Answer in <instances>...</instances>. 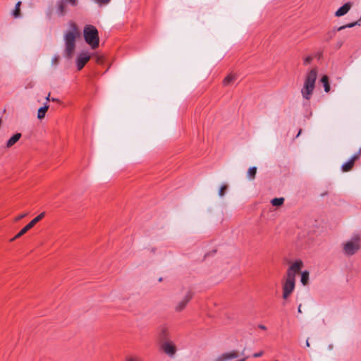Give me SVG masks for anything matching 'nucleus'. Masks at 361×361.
Here are the masks:
<instances>
[{
	"label": "nucleus",
	"mask_w": 361,
	"mask_h": 361,
	"mask_svg": "<svg viewBox=\"0 0 361 361\" xmlns=\"http://www.w3.org/2000/svg\"><path fill=\"white\" fill-rule=\"evenodd\" d=\"M80 35L75 23H69V30L64 34L65 52L68 57H71L75 49V39Z\"/></svg>",
	"instance_id": "obj_1"
},
{
	"label": "nucleus",
	"mask_w": 361,
	"mask_h": 361,
	"mask_svg": "<svg viewBox=\"0 0 361 361\" xmlns=\"http://www.w3.org/2000/svg\"><path fill=\"white\" fill-rule=\"evenodd\" d=\"M317 78V71L313 68L307 72L305 75L303 86L301 89L302 97L310 100L315 87V82Z\"/></svg>",
	"instance_id": "obj_2"
},
{
	"label": "nucleus",
	"mask_w": 361,
	"mask_h": 361,
	"mask_svg": "<svg viewBox=\"0 0 361 361\" xmlns=\"http://www.w3.org/2000/svg\"><path fill=\"white\" fill-rule=\"evenodd\" d=\"M361 247V238L357 233L353 234L351 238L343 243V253L347 256L355 255Z\"/></svg>",
	"instance_id": "obj_3"
},
{
	"label": "nucleus",
	"mask_w": 361,
	"mask_h": 361,
	"mask_svg": "<svg viewBox=\"0 0 361 361\" xmlns=\"http://www.w3.org/2000/svg\"><path fill=\"white\" fill-rule=\"evenodd\" d=\"M83 35L85 41L92 47V49H96L98 47L99 42V33L94 26L92 25L85 26Z\"/></svg>",
	"instance_id": "obj_4"
},
{
	"label": "nucleus",
	"mask_w": 361,
	"mask_h": 361,
	"mask_svg": "<svg viewBox=\"0 0 361 361\" xmlns=\"http://www.w3.org/2000/svg\"><path fill=\"white\" fill-rule=\"evenodd\" d=\"M193 297V293L190 290H185L182 298L178 300L174 306V310L180 312L186 307L188 302Z\"/></svg>",
	"instance_id": "obj_5"
},
{
	"label": "nucleus",
	"mask_w": 361,
	"mask_h": 361,
	"mask_svg": "<svg viewBox=\"0 0 361 361\" xmlns=\"http://www.w3.org/2000/svg\"><path fill=\"white\" fill-rule=\"evenodd\" d=\"M78 0H59L56 4V13L59 16H63L67 13L66 5L77 6Z\"/></svg>",
	"instance_id": "obj_6"
},
{
	"label": "nucleus",
	"mask_w": 361,
	"mask_h": 361,
	"mask_svg": "<svg viewBox=\"0 0 361 361\" xmlns=\"http://www.w3.org/2000/svg\"><path fill=\"white\" fill-rule=\"evenodd\" d=\"M303 263L301 260H297L293 263L287 271L286 279L290 281H295L296 274L301 270Z\"/></svg>",
	"instance_id": "obj_7"
},
{
	"label": "nucleus",
	"mask_w": 361,
	"mask_h": 361,
	"mask_svg": "<svg viewBox=\"0 0 361 361\" xmlns=\"http://www.w3.org/2000/svg\"><path fill=\"white\" fill-rule=\"evenodd\" d=\"M45 216V212H42L37 216L34 218L28 224H27L21 231L18 233L11 241H13L24 235L27 231L31 229L37 222H39Z\"/></svg>",
	"instance_id": "obj_8"
},
{
	"label": "nucleus",
	"mask_w": 361,
	"mask_h": 361,
	"mask_svg": "<svg viewBox=\"0 0 361 361\" xmlns=\"http://www.w3.org/2000/svg\"><path fill=\"white\" fill-rule=\"evenodd\" d=\"M358 23L357 22H355V23H349V24H347V25H343V26H341V27H335L332 30H330L329 31L326 35H325V41L326 42H329L330 41L332 38L334 37V36L336 35V31H341L342 30H344L347 27H354L355 25H357Z\"/></svg>",
	"instance_id": "obj_9"
},
{
	"label": "nucleus",
	"mask_w": 361,
	"mask_h": 361,
	"mask_svg": "<svg viewBox=\"0 0 361 361\" xmlns=\"http://www.w3.org/2000/svg\"><path fill=\"white\" fill-rule=\"evenodd\" d=\"M295 288V281L290 280H285L283 284V298L287 299Z\"/></svg>",
	"instance_id": "obj_10"
},
{
	"label": "nucleus",
	"mask_w": 361,
	"mask_h": 361,
	"mask_svg": "<svg viewBox=\"0 0 361 361\" xmlns=\"http://www.w3.org/2000/svg\"><path fill=\"white\" fill-rule=\"evenodd\" d=\"M90 59V55L89 53L83 52L80 54L76 60L78 69L81 70Z\"/></svg>",
	"instance_id": "obj_11"
},
{
	"label": "nucleus",
	"mask_w": 361,
	"mask_h": 361,
	"mask_svg": "<svg viewBox=\"0 0 361 361\" xmlns=\"http://www.w3.org/2000/svg\"><path fill=\"white\" fill-rule=\"evenodd\" d=\"M361 154V151H359L357 154H355L353 155L350 160H348L347 162L344 163L342 166L341 169L343 172H348L350 171L354 166L355 161L359 158V157Z\"/></svg>",
	"instance_id": "obj_12"
},
{
	"label": "nucleus",
	"mask_w": 361,
	"mask_h": 361,
	"mask_svg": "<svg viewBox=\"0 0 361 361\" xmlns=\"http://www.w3.org/2000/svg\"><path fill=\"white\" fill-rule=\"evenodd\" d=\"M238 353L235 350L226 352L218 356L214 361H228L238 357Z\"/></svg>",
	"instance_id": "obj_13"
},
{
	"label": "nucleus",
	"mask_w": 361,
	"mask_h": 361,
	"mask_svg": "<svg viewBox=\"0 0 361 361\" xmlns=\"http://www.w3.org/2000/svg\"><path fill=\"white\" fill-rule=\"evenodd\" d=\"M162 349L169 356H173L176 353V347L171 342L164 343Z\"/></svg>",
	"instance_id": "obj_14"
},
{
	"label": "nucleus",
	"mask_w": 361,
	"mask_h": 361,
	"mask_svg": "<svg viewBox=\"0 0 361 361\" xmlns=\"http://www.w3.org/2000/svg\"><path fill=\"white\" fill-rule=\"evenodd\" d=\"M350 8H351V4L349 2L345 3L343 6H342L337 10L335 15L336 16H344L345 14H346L348 12V11L350 9Z\"/></svg>",
	"instance_id": "obj_15"
},
{
	"label": "nucleus",
	"mask_w": 361,
	"mask_h": 361,
	"mask_svg": "<svg viewBox=\"0 0 361 361\" xmlns=\"http://www.w3.org/2000/svg\"><path fill=\"white\" fill-rule=\"evenodd\" d=\"M22 135L20 133L13 135L6 142V147L11 148L14 145L21 137Z\"/></svg>",
	"instance_id": "obj_16"
},
{
	"label": "nucleus",
	"mask_w": 361,
	"mask_h": 361,
	"mask_svg": "<svg viewBox=\"0 0 361 361\" xmlns=\"http://www.w3.org/2000/svg\"><path fill=\"white\" fill-rule=\"evenodd\" d=\"M49 109V105L45 104L44 106L40 107L37 111V118L42 119L45 117L46 112Z\"/></svg>",
	"instance_id": "obj_17"
},
{
	"label": "nucleus",
	"mask_w": 361,
	"mask_h": 361,
	"mask_svg": "<svg viewBox=\"0 0 361 361\" xmlns=\"http://www.w3.org/2000/svg\"><path fill=\"white\" fill-rule=\"evenodd\" d=\"M321 82L323 84L324 91L329 92L330 91V85L329 82V77L327 75H323L321 78Z\"/></svg>",
	"instance_id": "obj_18"
},
{
	"label": "nucleus",
	"mask_w": 361,
	"mask_h": 361,
	"mask_svg": "<svg viewBox=\"0 0 361 361\" xmlns=\"http://www.w3.org/2000/svg\"><path fill=\"white\" fill-rule=\"evenodd\" d=\"M309 281V271H304L301 273V279L300 281L302 285L306 286L308 283Z\"/></svg>",
	"instance_id": "obj_19"
},
{
	"label": "nucleus",
	"mask_w": 361,
	"mask_h": 361,
	"mask_svg": "<svg viewBox=\"0 0 361 361\" xmlns=\"http://www.w3.org/2000/svg\"><path fill=\"white\" fill-rule=\"evenodd\" d=\"M20 5H21V1H18L16 4L15 9L13 10V13H12L15 18H18L20 16Z\"/></svg>",
	"instance_id": "obj_20"
},
{
	"label": "nucleus",
	"mask_w": 361,
	"mask_h": 361,
	"mask_svg": "<svg viewBox=\"0 0 361 361\" xmlns=\"http://www.w3.org/2000/svg\"><path fill=\"white\" fill-rule=\"evenodd\" d=\"M257 173V167L252 166L250 167L247 171V177L248 178L252 180L255 178V175Z\"/></svg>",
	"instance_id": "obj_21"
},
{
	"label": "nucleus",
	"mask_w": 361,
	"mask_h": 361,
	"mask_svg": "<svg viewBox=\"0 0 361 361\" xmlns=\"http://www.w3.org/2000/svg\"><path fill=\"white\" fill-rule=\"evenodd\" d=\"M284 202V198L283 197H279V198H274L273 200H271V202L273 206H281L283 204Z\"/></svg>",
	"instance_id": "obj_22"
},
{
	"label": "nucleus",
	"mask_w": 361,
	"mask_h": 361,
	"mask_svg": "<svg viewBox=\"0 0 361 361\" xmlns=\"http://www.w3.org/2000/svg\"><path fill=\"white\" fill-rule=\"evenodd\" d=\"M235 79V76L230 74L228 75H227L224 81H223V83L224 85H230L234 80Z\"/></svg>",
	"instance_id": "obj_23"
},
{
	"label": "nucleus",
	"mask_w": 361,
	"mask_h": 361,
	"mask_svg": "<svg viewBox=\"0 0 361 361\" xmlns=\"http://www.w3.org/2000/svg\"><path fill=\"white\" fill-rule=\"evenodd\" d=\"M226 189H227V185H221V187L220 188L219 191V195L221 197H224V195L225 194V190Z\"/></svg>",
	"instance_id": "obj_24"
},
{
	"label": "nucleus",
	"mask_w": 361,
	"mask_h": 361,
	"mask_svg": "<svg viewBox=\"0 0 361 361\" xmlns=\"http://www.w3.org/2000/svg\"><path fill=\"white\" fill-rule=\"evenodd\" d=\"M312 60V56H307L304 58L303 63L305 65H308L309 63H311Z\"/></svg>",
	"instance_id": "obj_25"
},
{
	"label": "nucleus",
	"mask_w": 361,
	"mask_h": 361,
	"mask_svg": "<svg viewBox=\"0 0 361 361\" xmlns=\"http://www.w3.org/2000/svg\"><path fill=\"white\" fill-rule=\"evenodd\" d=\"M94 1L100 5H106L111 1V0H94Z\"/></svg>",
	"instance_id": "obj_26"
},
{
	"label": "nucleus",
	"mask_w": 361,
	"mask_h": 361,
	"mask_svg": "<svg viewBox=\"0 0 361 361\" xmlns=\"http://www.w3.org/2000/svg\"><path fill=\"white\" fill-rule=\"evenodd\" d=\"M126 361H141V359L138 357H128Z\"/></svg>",
	"instance_id": "obj_27"
},
{
	"label": "nucleus",
	"mask_w": 361,
	"mask_h": 361,
	"mask_svg": "<svg viewBox=\"0 0 361 361\" xmlns=\"http://www.w3.org/2000/svg\"><path fill=\"white\" fill-rule=\"evenodd\" d=\"M58 61H59V56H55L51 59L52 64H57Z\"/></svg>",
	"instance_id": "obj_28"
},
{
	"label": "nucleus",
	"mask_w": 361,
	"mask_h": 361,
	"mask_svg": "<svg viewBox=\"0 0 361 361\" xmlns=\"http://www.w3.org/2000/svg\"><path fill=\"white\" fill-rule=\"evenodd\" d=\"M27 214H22L19 216H18L16 219H15V221H18L19 220H20L21 219L24 218L25 216H26Z\"/></svg>",
	"instance_id": "obj_29"
},
{
	"label": "nucleus",
	"mask_w": 361,
	"mask_h": 361,
	"mask_svg": "<svg viewBox=\"0 0 361 361\" xmlns=\"http://www.w3.org/2000/svg\"><path fill=\"white\" fill-rule=\"evenodd\" d=\"M262 355H263V351H261V352L255 353L253 355V357H259L262 356Z\"/></svg>",
	"instance_id": "obj_30"
},
{
	"label": "nucleus",
	"mask_w": 361,
	"mask_h": 361,
	"mask_svg": "<svg viewBox=\"0 0 361 361\" xmlns=\"http://www.w3.org/2000/svg\"><path fill=\"white\" fill-rule=\"evenodd\" d=\"M259 328L262 329V330H266L267 329V327L264 325H259Z\"/></svg>",
	"instance_id": "obj_31"
},
{
	"label": "nucleus",
	"mask_w": 361,
	"mask_h": 361,
	"mask_svg": "<svg viewBox=\"0 0 361 361\" xmlns=\"http://www.w3.org/2000/svg\"><path fill=\"white\" fill-rule=\"evenodd\" d=\"M301 307H302V305H299L298 308V312H299V313H301V312H302Z\"/></svg>",
	"instance_id": "obj_32"
},
{
	"label": "nucleus",
	"mask_w": 361,
	"mask_h": 361,
	"mask_svg": "<svg viewBox=\"0 0 361 361\" xmlns=\"http://www.w3.org/2000/svg\"><path fill=\"white\" fill-rule=\"evenodd\" d=\"M46 100H47V101L51 100V99H50V93H49V94H48L47 97H46Z\"/></svg>",
	"instance_id": "obj_33"
},
{
	"label": "nucleus",
	"mask_w": 361,
	"mask_h": 361,
	"mask_svg": "<svg viewBox=\"0 0 361 361\" xmlns=\"http://www.w3.org/2000/svg\"><path fill=\"white\" fill-rule=\"evenodd\" d=\"M51 101H53V102H59V99H56V98H52Z\"/></svg>",
	"instance_id": "obj_34"
},
{
	"label": "nucleus",
	"mask_w": 361,
	"mask_h": 361,
	"mask_svg": "<svg viewBox=\"0 0 361 361\" xmlns=\"http://www.w3.org/2000/svg\"><path fill=\"white\" fill-rule=\"evenodd\" d=\"M306 346H307V347L310 346V343H309L308 340L306 341Z\"/></svg>",
	"instance_id": "obj_35"
},
{
	"label": "nucleus",
	"mask_w": 361,
	"mask_h": 361,
	"mask_svg": "<svg viewBox=\"0 0 361 361\" xmlns=\"http://www.w3.org/2000/svg\"><path fill=\"white\" fill-rule=\"evenodd\" d=\"M300 133H301V130H299V132H298V133L296 137H298L300 135Z\"/></svg>",
	"instance_id": "obj_36"
},
{
	"label": "nucleus",
	"mask_w": 361,
	"mask_h": 361,
	"mask_svg": "<svg viewBox=\"0 0 361 361\" xmlns=\"http://www.w3.org/2000/svg\"><path fill=\"white\" fill-rule=\"evenodd\" d=\"M159 282L162 281V278L161 277L159 279Z\"/></svg>",
	"instance_id": "obj_37"
},
{
	"label": "nucleus",
	"mask_w": 361,
	"mask_h": 361,
	"mask_svg": "<svg viewBox=\"0 0 361 361\" xmlns=\"http://www.w3.org/2000/svg\"><path fill=\"white\" fill-rule=\"evenodd\" d=\"M341 45H342V43H340V44H338V47H341Z\"/></svg>",
	"instance_id": "obj_38"
}]
</instances>
